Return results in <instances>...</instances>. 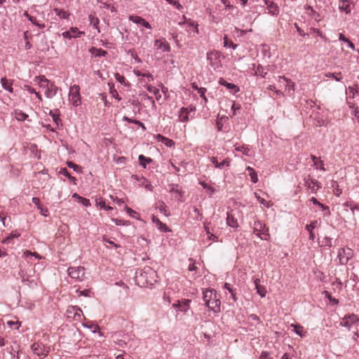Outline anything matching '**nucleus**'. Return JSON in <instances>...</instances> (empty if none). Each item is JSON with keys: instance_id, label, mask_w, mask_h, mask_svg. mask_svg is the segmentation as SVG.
<instances>
[{"instance_id": "obj_55", "label": "nucleus", "mask_w": 359, "mask_h": 359, "mask_svg": "<svg viewBox=\"0 0 359 359\" xmlns=\"http://www.w3.org/2000/svg\"><path fill=\"white\" fill-rule=\"evenodd\" d=\"M200 184L203 186L204 189L208 190L210 192V194H213L215 192V189L207 184L205 182H201Z\"/></svg>"}, {"instance_id": "obj_10", "label": "nucleus", "mask_w": 359, "mask_h": 359, "mask_svg": "<svg viewBox=\"0 0 359 359\" xmlns=\"http://www.w3.org/2000/svg\"><path fill=\"white\" fill-rule=\"evenodd\" d=\"M220 56V52L216 50L210 51L207 53V60L212 67L217 68L221 66Z\"/></svg>"}, {"instance_id": "obj_50", "label": "nucleus", "mask_w": 359, "mask_h": 359, "mask_svg": "<svg viewBox=\"0 0 359 359\" xmlns=\"http://www.w3.org/2000/svg\"><path fill=\"white\" fill-rule=\"evenodd\" d=\"M206 91H207L206 88H201L200 89H198V93L203 98V100H204V102L205 103L208 102V99H207V97H205V95Z\"/></svg>"}, {"instance_id": "obj_45", "label": "nucleus", "mask_w": 359, "mask_h": 359, "mask_svg": "<svg viewBox=\"0 0 359 359\" xmlns=\"http://www.w3.org/2000/svg\"><path fill=\"white\" fill-rule=\"evenodd\" d=\"M224 47H231L233 49H236L237 47L236 44H234L232 41L229 42L227 36H225L224 38Z\"/></svg>"}, {"instance_id": "obj_4", "label": "nucleus", "mask_w": 359, "mask_h": 359, "mask_svg": "<svg viewBox=\"0 0 359 359\" xmlns=\"http://www.w3.org/2000/svg\"><path fill=\"white\" fill-rule=\"evenodd\" d=\"M253 232L262 240L268 241L270 238L269 229L266 227V224L260 220L255 222Z\"/></svg>"}, {"instance_id": "obj_11", "label": "nucleus", "mask_w": 359, "mask_h": 359, "mask_svg": "<svg viewBox=\"0 0 359 359\" xmlns=\"http://www.w3.org/2000/svg\"><path fill=\"white\" fill-rule=\"evenodd\" d=\"M129 20L135 24L141 25L147 29H151V25L140 16L130 15L129 17Z\"/></svg>"}, {"instance_id": "obj_23", "label": "nucleus", "mask_w": 359, "mask_h": 359, "mask_svg": "<svg viewBox=\"0 0 359 359\" xmlns=\"http://www.w3.org/2000/svg\"><path fill=\"white\" fill-rule=\"evenodd\" d=\"M314 205L319 206L322 211L325 212V215L330 216V212L328 206L320 203L315 197H312L310 200Z\"/></svg>"}, {"instance_id": "obj_35", "label": "nucleus", "mask_w": 359, "mask_h": 359, "mask_svg": "<svg viewBox=\"0 0 359 359\" xmlns=\"http://www.w3.org/2000/svg\"><path fill=\"white\" fill-rule=\"evenodd\" d=\"M247 170L249 172V175L252 182L256 183L258 181V177L256 171L251 167H248Z\"/></svg>"}, {"instance_id": "obj_57", "label": "nucleus", "mask_w": 359, "mask_h": 359, "mask_svg": "<svg viewBox=\"0 0 359 359\" xmlns=\"http://www.w3.org/2000/svg\"><path fill=\"white\" fill-rule=\"evenodd\" d=\"M60 174L67 177L68 178L71 179V180H75V177H73L70 175L69 171L67 170V168H62L61 170H60Z\"/></svg>"}, {"instance_id": "obj_62", "label": "nucleus", "mask_w": 359, "mask_h": 359, "mask_svg": "<svg viewBox=\"0 0 359 359\" xmlns=\"http://www.w3.org/2000/svg\"><path fill=\"white\" fill-rule=\"evenodd\" d=\"M32 201L33 203H34L36 205L37 208H40V206L41 205V203H40V199L39 198L33 197L32 199Z\"/></svg>"}, {"instance_id": "obj_47", "label": "nucleus", "mask_w": 359, "mask_h": 359, "mask_svg": "<svg viewBox=\"0 0 359 359\" xmlns=\"http://www.w3.org/2000/svg\"><path fill=\"white\" fill-rule=\"evenodd\" d=\"M255 195L257 199V201L266 208L270 207V202L265 201L264 198H261L259 196H258L256 193H255Z\"/></svg>"}, {"instance_id": "obj_34", "label": "nucleus", "mask_w": 359, "mask_h": 359, "mask_svg": "<svg viewBox=\"0 0 359 359\" xmlns=\"http://www.w3.org/2000/svg\"><path fill=\"white\" fill-rule=\"evenodd\" d=\"M53 11L55 13V14L61 19H67L69 15V14L67 11L60 8H55Z\"/></svg>"}, {"instance_id": "obj_5", "label": "nucleus", "mask_w": 359, "mask_h": 359, "mask_svg": "<svg viewBox=\"0 0 359 359\" xmlns=\"http://www.w3.org/2000/svg\"><path fill=\"white\" fill-rule=\"evenodd\" d=\"M341 325L351 329L359 327V318L354 313L346 315L341 321Z\"/></svg>"}, {"instance_id": "obj_40", "label": "nucleus", "mask_w": 359, "mask_h": 359, "mask_svg": "<svg viewBox=\"0 0 359 359\" xmlns=\"http://www.w3.org/2000/svg\"><path fill=\"white\" fill-rule=\"evenodd\" d=\"M97 205H99L102 209L105 210H112V208L109 205H107L105 201L102 198H99L96 201Z\"/></svg>"}, {"instance_id": "obj_46", "label": "nucleus", "mask_w": 359, "mask_h": 359, "mask_svg": "<svg viewBox=\"0 0 359 359\" xmlns=\"http://www.w3.org/2000/svg\"><path fill=\"white\" fill-rule=\"evenodd\" d=\"M25 16H27V18H28V20H29V21H31L34 25H36L39 26V27H45V26H44V25H41L38 24V23L36 22V19L35 18H34V17H32V16L29 15L27 13V12H25Z\"/></svg>"}, {"instance_id": "obj_48", "label": "nucleus", "mask_w": 359, "mask_h": 359, "mask_svg": "<svg viewBox=\"0 0 359 359\" xmlns=\"http://www.w3.org/2000/svg\"><path fill=\"white\" fill-rule=\"evenodd\" d=\"M67 164L69 168H71L74 169V170H75L76 172H80L81 171V168L79 165H76V164H75V163H74L73 162H71V161H68L67 163Z\"/></svg>"}, {"instance_id": "obj_36", "label": "nucleus", "mask_w": 359, "mask_h": 359, "mask_svg": "<svg viewBox=\"0 0 359 359\" xmlns=\"http://www.w3.org/2000/svg\"><path fill=\"white\" fill-rule=\"evenodd\" d=\"M166 208V205L163 201H159L156 204V208L158 209L161 213L168 216L169 214L167 213Z\"/></svg>"}, {"instance_id": "obj_59", "label": "nucleus", "mask_w": 359, "mask_h": 359, "mask_svg": "<svg viewBox=\"0 0 359 359\" xmlns=\"http://www.w3.org/2000/svg\"><path fill=\"white\" fill-rule=\"evenodd\" d=\"M37 79H39V85L41 84V83H46V84L50 83L46 77L45 76H39V77H37Z\"/></svg>"}, {"instance_id": "obj_52", "label": "nucleus", "mask_w": 359, "mask_h": 359, "mask_svg": "<svg viewBox=\"0 0 359 359\" xmlns=\"http://www.w3.org/2000/svg\"><path fill=\"white\" fill-rule=\"evenodd\" d=\"M76 293L79 296L89 297L90 294V290H76Z\"/></svg>"}, {"instance_id": "obj_41", "label": "nucleus", "mask_w": 359, "mask_h": 359, "mask_svg": "<svg viewBox=\"0 0 359 359\" xmlns=\"http://www.w3.org/2000/svg\"><path fill=\"white\" fill-rule=\"evenodd\" d=\"M88 18L90 25H92L95 29H98L97 26L100 22L99 19L93 15H90Z\"/></svg>"}, {"instance_id": "obj_25", "label": "nucleus", "mask_w": 359, "mask_h": 359, "mask_svg": "<svg viewBox=\"0 0 359 359\" xmlns=\"http://www.w3.org/2000/svg\"><path fill=\"white\" fill-rule=\"evenodd\" d=\"M1 86L2 87L8 90V92L10 93H13V82L10 80H8L6 78H2L1 79Z\"/></svg>"}, {"instance_id": "obj_51", "label": "nucleus", "mask_w": 359, "mask_h": 359, "mask_svg": "<svg viewBox=\"0 0 359 359\" xmlns=\"http://www.w3.org/2000/svg\"><path fill=\"white\" fill-rule=\"evenodd\" d=\"M256 74L262 76L264 78V77H265L266 72H264L263 67H262L261 65H259L256 70Z\"/></svg>"}, {"instance_id": "obj_22", "label": "nucleus", "mask_w": 359, "mask_h": 359, "mask_svg": "<svg viewBox=\"0 0 359 359\" xmlns=\"http://www.w3.org/2000/svg\"><path fill=\"white\" fill-rule=\"evenodd\" d=\"M155 138L158 141L163 143L165 145H166L168 147H172L175 145V142L172 140L169 139L168 137H165L163 136L162 135L158 134Z\"/></svg>"}, {"instance_id": "obj_12", "label": "nucleus", "mask_w": 359, "mask_h": 359, "mask_svg": "<svg viewBox=\"0 0 359 359\" xmlns=\"http://www.w3.org/2000/svg\"><path fill=\"white\" fill-rule=\"evenodd\" d=\"M353 2L351 0H339V8L340 11L349 13L353 7Z\"/></svg>"}, {"instance_id": "obj_60", "label": "nucleus", "mask_w": 359, "mask_h": 359, "mask_svg": "<svg viewBox=\"0 0 359 359\" xmlns=\"http://www.w3.org/2000/svg\"><path fill=\"white\" fill-rule=\"evenodd\" d=\"M170 4L172 5L173 6L177 8L178 10H180L181 8H182V6L180 4V2L178 1L172 0Z\"/></svg>"}, {"instance_id": "obj_54", "label": "nucleus", "mask_w": 359, "mask_h": 359, "mask_svg": "<svg viewBox=\"0 0 359 359\" xmlns=\"http://www.w3.org/2000/svg\"><path fill=\"white\" fill-rule=\"evenodd\" d=\"M110 93L111 94L112 97H114L117 100H121V97L118 95V93L116 89L110 88Z\"/></svg>"}, {"instance_id": "obj_61", "label": "nucleus", "mask_w": 359, "mask_h": 359, "mask_svg": "<svg viewBox=\"0 0 359 359\" xmlns=\"http://www.w3.org/2000/svg\"><path fill=\"white\" fill-rule=\"evenodd\" d=\"M259 359H273V358L269 356V353L268 352L263 351L259 356Z\"/></svg>"}, {"instance_id": "obj_32", "label": "nucleus", "mask_w": 359, "mask_h": 359, "mask_svg": "<svg viewBox=\"0 0 359 359\" xmlns=\"http://www.w3.org/2000/svg\"><path fill=\"white\" fill-rule=\"evenodd\" d=\"M283 80L285 83H286V87L288 88V91L290 92V90L292 91H294V83L292 82L290 79H288L285 77H282V76H280L279 77V82L281 81V80Z\"/></svg>"}, {"instance_id": "obj_15", "label": "nucleus", "mask_w": 359, "mask_h": 359, "mask_svg": "<svg viewBox=\"0 0 359 359\" xmlns=\"http://www.w3.org/2000/svg\"><path fill=\"white\" fill-rule=\"evenodd\" d=\"M170 187V192L173 194V196L175 197V198L178 201H182V197H183L184 193L180 189H179V185L178 184H172Z\"/></svg>"}, {"instance_id": "obj_28", "label": "nucleus", "mask_w": 359, "mask_h": 359, "mask_svg": "<svg viewBox=\"0 0 359 359\" xmlns=\"http://www.w3.org/2000/svg\"><path fill=\"white\" fill-rule=\"evenodd\" d=\"M90 53L94 55L95 57H104L107 52L104 50H102V48H97L95 47H92L90 50Z\"/></svg>"}, {"instance_id": "obj_39", "label": "nucleus", "mask_w": 359, "mask_h": 359, "mask_svg": "<svg viewBox=\"0 0 359 359\" xmlns=\"http://www.w3.org/2000/svg\"><path fill=\"white\" fill-rule=\"evenodd\" d=\"M114 77L116 79V80L119 82L120 83L126 86H129V83L126 81L125 77L122 75H121L119 73H116L114 74Z\"/></svg>"}, {"instance_id": "obj_63", "label": "nucleus", "mask_w": 359, "mask_h": 359, "mask_svg": "<svg viewBox=\"0 0 359 359\" xmlns=\"http://www.w3.org/2000/svg\"><path fill=\"white\" fill-rule=\"evenodd\" d=\"M39 210H40V213L45 216V217H47L48 215V210L47 208H43L42 207V205L40 206V208H38Z\"/></svg>"}, {"instance_id": "obj_43", "label": "nucleus", "mask_w": 359, "mask_h": 359, "mask_svg": "<svg viewBox=\"0 0 359 359\" xmlns=\"http://www.w3.org/2000/svg\"><path fill=\"white\" fill-rule=\"evenodd\" d=\"M327 77H332L335 79L337 81H340L342 79L341 72L339 73H329L325 74Z\"/></svg>"}, {"instance_id": "obj_30", "label": "nucleus", "mask_w": 359, "mask_h": 359, "mask_svg": "<svg viewBox=\"0 0 359 359\" xmlns=\"http://www.w3.org/2000/svg\"><path fill=\"white\" fill-rule=\"evenodd\" d=\"M226 223L229 226L233 228L238 227V226L237 219L229 213L227 214Z\"/></svg>"}, {"instance_id": "obj_7", "label": "nucleus", "mask_w": 359, "mask_h": 359, "mask_svg": "<svg viewBox=\"0 0 359 359\" xmlns=\"http://www.w3.org/2000/svg\"><path fill=\"white\" fill-rule=\"evenodd\" d=\"M31 348L35 355L41 358H45L49 353V348H47L43 344L40 342L34 343Z\"/></svg>"}, {"instance_id": "obj_53", "label": "nucleus", "mask_w": 359, "mask_h": 359, "mask_svg": "<svg viewBox=\"0 0 359 359\" xmlns=\"http://www.w3.org/2000/svg\"><path fill=\"white\" fill-rule=\"evenodd\" d=\"M147 89L148 91H149L151 93H154V95H157L159 93V90L158 88L151 85H148L147 86Z\"/></svg>"}, {"instance_id": "obj_58", "label": "nucleus", "mask_w": 359, "mask_h": 359, "mask_svg": "<svg viewBox=\"0 0 359 359\" xmlns=\"http://www.w3.org/2000/svg\"><path fill=\"white\" fill-rule=\"evenodd\" d=\"M102 240L103 241L110 244L111 245L114 246L116 248L120 247L118 245L114 243L112 241H110L109 238H107L105 236H103Z\"/></svg>"}, {"instance_id": "obj_14", "label": "nucleus", "mask_w": 359, "mask_h": 359, "mask_svg": "<svg viewBox=\"0 0 359 359\" xmlns=\"http://www.w3.org/2000/svg\"><path fill=\"white\" fill-rule=\"evenodd\" d=\"M305 185L313 193H316L320 187L318 182L312 178H308L307 180H305Z\"/></svg>"}, {"instance_id": "obj_29", "label": "nucleus", "mask_w": 359, "mask_h": 359, "mask_svg": "<svg viewBox=\"0 0 359 359\" xmlns=\"http://www.w3.org/2000/svg\"><path fill=\"white\" fill-rule=\"evenodd\" d=\"M235 150L242 152L243 154H244L247 156H251L250 149L247 145L243 144V145L238 146V147L236 146Z\"/></svg>"}, {"instance_id": "obj_26", "label": "nucleus", "mask_w": 359, "mask_h": 359, "mask_svg": "<svg viewBox=\"0 0 359 359\" xmlns=\"http://www.w3.org/2000/svg\"><path fill=\"white\" fill-rule=\"evenodd\" d=\"M74 311V316H72V318L74 320H79L82 313V310L77 306H71L68 307V311Z\"/></svg>"}, {"instance_id": "obj_18", "label": "nucleus", "mask_w": 359, "mask_h": 359, "mask_svg": "<svg viewBox=\"0 0 359 359\" xmlns=\"http://www.w3.org/2000/svg\"><path fill=\"white\" fill-rule=\"evenodd\" d=\"M46 90H45V94L47 97L52 98L55 96L57 91V88L53 83H49L46 84Z\"/></svg>"}, {"instance_id": "obj_33", "label": "nucleus", "mask_w": 359, "mask_h": 359, "mask_svg": "<svg viewBox=\"0 0 359 359\" xmlns=\"http://www.w3.org/2000/svg\"><path fill=\"white\" fill-rule=\"evenodd\" d=\"M189 111L187 108L182 107L180 114V118L182 122H187L189 121Z\"/></svg>"}, {"instance_id": "obj_56", "label": "nucleus", "mask_w": 359, "mask_h": 359, "mask_svg": "<svg viewBox=\"0 0 359 359\" xmlns=\"http://www.w3.org/2000/svg\"><path fill=\"white\" fill-rule=\"evenodd\" d=\"M113 222L116 225H128L130 223L128 221H124V220L119 219H113Z\"/></svg>"}, {"instance_id": "obj_64", "label": "nucleus", "mask_w": 359, "mask_h": 359, "mask_svg": "<svg viewBox=\"0 0 359 359\" xmlns=\"http://www.w3.org/2000/svg\"><path fill=\"white\" fill-rule=\"evenodd\" d=\"M323 243L325 245L331 247L332 246V241L331 238L329 237H325L323 240Z\"/></svg>"}, {"instance_id": "obj_16", "label": "nucleus", "mask_w": 359, "mask_h": 359, "mask_svg": "<svg viewBox=\"0 0 359 359\" xmlns=\"http://www.w3.org/2000/svg\"><path fill=\"white\" fill-rule=\"evenodd\" d=\"M264 3L267 6V9L269 10V13L273 15H276L278 14V6L272 0H264Z\"/></svg>"}, {"instance_id": "obj_20", "label": "nucleus", "mask_w": 359, "mask_h": 359, "mask_svg": "<svg viewBox=\"0 0 359 359\" xmlns=\"http://www.w3.org/2000/svg\"><path fill=\"white\" fill-rule=\"evenodd\" d=\"M254 284L257 293L259 294L261 297H264L266 296V290L264 286L260 285V280L259 278H255Z\"/></svg>"}, {"instance_id": "obj_2", "label": "nucleus", "mask_w": 359, "mask_h": 359, "mask_svg": "<svg viewBox=\"0 0 359 359\" xmlns=\"http://www.w3.org/2000/svg\"><path fill=\"white\" fill-rule=\"evenodd\" d=\"M203 299L205 305L215 313L220 311L221 301L215 290H206L203 292Z\"/></svg>"}, {"instance_id": "obj_42", "label": "nucleus", "mask_w": 359, "mask_h": 359, "mask_svg": "<svg viewBox=\"0 0 359 359\" xmlns=\"http://www.w3.org/2000/svg\"><path fill=\"white\" fill-rule=\"evenodd\" d=\"M59 111L57 109L55 111H50V115L52 116L53 121L58 125L59 122L61 121L60 117H59Z\"/></svg>"}, {"instance_id": "obj_19", "label": "nucleus", "mask_w": 359, "mask_h": 359, "mask_svg": "<svg viewBox=\"0 0 359 359\" xmlns=\"http://www.w3.org/2000/svg\"><path fill=\"white\" fill-rule=\"evenodd\" d=\"M219 83L222 86H225L227 89L231 90L233 94L239 91V88L233 83H229L224 79L221 78L219 81Z\"/></svg>"}, {"instance_id": "obj_13", "label": "nucleus", "mask_w": 359, "mask_h": 359, "mask_svg": "<svg viewBox=\"0 0 359 359\" xmlns=\"http://www.w3.org/2000/svg\"><path fill=\"white\" fill-rule=\"evenodd\" d=\"M154 46L156 49H160L163 52H170V45L163 39H156L154 41Z\"/></svg>"}, {"instance_id": "obj_1", "label": "nucleus", "mask_w": 359, "mask_h": 359, "mask_svg": "<svg viewBox=\"0 0 359 359\" xmlns=\"http://www.w3.org/2000/svg\"><path fill=\"white\" fill-rule=\"evenodd\" d=\"M156 278V272L150 266H144L136 272L135 281L141 287L153 285Z\"/></svg>"}, {"instance_id": "obj_44", "label": "nucleus", "mask_w": 359, "mask_h": 359, "mask_svg": "<svg viewBox=\"0 0 359 359\" xmlns=\"http://www.w3.org/2000/svg\"><path fill=\"white\" fill-rule=\"evenodd\" d=\"M294 327V331L299 334V336L302 337L304 335V327L299 325H293Z\"/></svg>"}, {"instance_id": "obj_8", "label": "nucleus", "mask_w": 359, "mask_h": 359, "mask_svg": "<svg viewBox=\"0 0 359 359\" xmlns=\"http://www.w3.org/2000/svg\"><path fill=\"white\" fill-rule=\"evenodd\" d=\"M69 99L72 102V104L75 107L79 106L81 104V96H80V88L77 85H74L70 88L69 90Z\"/></svg>"}, {"instance_id": "obj_37", "label": "nucleus", "mask_w": 359, "mask_h": 359, "mask_svg": "<svg viewBox=\"0 0 359 359\" xmlns=\"http://www.w3.org/2000/svg\"><path fill=\"white\" fill-rule=\"evenodd\" d=\"M15 116L18 121H25L28 117V115L21 110H15Z\"/></svg>"}, {"instance_id": "obj_49", "label": "nucleus", "mask_w": 359, "mask_h": 359, "mask_svg": "<svg viewBox=\"0 0 359 359\" xmlns=\"http://www.w3.org/2000/svg\"><path fill=\"white\" fill-rule=\"evenodd\" d=\"M230 165V159L225 158L222 162L219 163V165H217V168L222 169L224 167H228Z\"/></svg>"}, {"instance_id": "obj_17", "label": "nucleus", "mask_w": 359, "mask_h": 359, "mask_svg": "<svg viewBox=\"0 0 359 359\" xmlns=\"http://www.w3.org/2000/svg\"><path fill=\"white\" fill-rule=\"evenodd\" d=\"M190 302L191 301L189 299L177 301V303L173 304L172 306L179 309L180 311L186 312L189 307Z\"/></svg>"}, {"instance_id": "obj_27", "label": "nucleus", "mask_w": 359, "mask_h": 359, "mask_svg": "<svg viewBox=\"0 0 359 359\" xmlns=\"http://www.w3.org/2000/svg\"><path fill=\"white\" fill-rule=\"evenodd\" d=\"M317 221L312 222L311 224L306 226V229L309 232V239L313 241L315 239V234L313 231V229L316 228Z\"/></svg>"}, {"instance_id": "obj_3", "label": "nucleus", "mask_w": 359, "mask_h": 359, "mask_svg": "<svg viewBox=\"0 0 359 359\" xmlns=\"http://www.w3.org/2000/svg\"><path fill=\"white\" fill-rule=\"evenodd\" d=\"M34 273V270H29V271H25L23 270H20L19 271V276L20 277L22 282L25 283L26 285L30 287H34L37 285V281L39 280V277L37 275H32L31 272Z\"/></svg>"}, {"instance_id": "obj_38", "label": "nucleus", "mask_w": 359, "mask_h": 359, "mask_svg": "<svg viewBox=\"0 0 359 359\" xmlns=\"http://www.w3.org/2000/svg\"><path fill=\"white\" fill-rule=\"evenodd\" d=\"M73 197L77 198L79 199V202L81 203L84 206L88 207V206L90 205V203L88 199L81 197V196H79L77 194H74L73 195Z\"/></svg>"}, {"instance_id": "obj_6", "label": "nucleus", "mask_w": 359, "mask_h": 359, "mask_svg": "<svg viewBox=\"0 0 359 359\" xmlns=\"http://www.w3.org/2000/svg\"><path fill=\"white\" fill-rule=\"evenodd\" d=\"M353 255V251L351 248H340L338 251L337 257L339 263L342 265H345L348 263L349 259L352 258Z\"/></svg>"}, {"instance_id": "obj_31", "label": "nucleus", "mask_w": 359, "mask_h": 359, "mask_svg": "<svg viewBox=\"0 0 359 359\" xmlns=\"http://www.w3.org/2000/svg\"><path fill=\"white\" fill-rule=\"evenodd\" d=\"M138 160L140 161V164L144 168L147 167V164H149L152 162V159L149 157H146L144 155L141 154L138 157Z\"/></svg>"}, {"instance_id": "obj_9", "label": "nucleus", "mask_w": 359, "mask_h": 359, "mask_svg": "<svg viewBox=\"0 0 359 359\" xmlns=\"http://www.w3.org/2000/svg\"><path fill=\"white\" fill-rule=\"evenodd\" d=\"M69 276L79 281L82 280L85 275V269L83 266L69 267L67 270Z\"/></svg>"}, {"instance_id": "obj_24", "label": "nucleus", "mask_w": 359, "mask_h": 359, "mask_svg": "<svg viewBox=\"0 0 359 359\" xmlns=\"http://www.w3.org/2000/svg\"><path fill=\"white\" fill-rule=\"evenodd\" d=\"M152 221L154 223L156 224V226L158 227V229L161 231H163V232H168V231H170V229L169 228L166 226L165 224H163V222H161L160 221L159 219H158L157 217H153V219H152Z\"/></svg>"}, {"instance_id": "obj_21", "label": "nucleus", "mask_w": 359, "mask_h": 359, "mask_svg": "<svg viewBox=\"0 0 359 359\" xmlns=\"http://www.w3.org/2000/svg\"><path fill=\"white\" fill-rule=\"evenodd\" d=\"M79 34H81V32L77 27H72L69 31L64 32L62 36L65 39H72L79 36Z\"/></svg>"}]
</instances>
